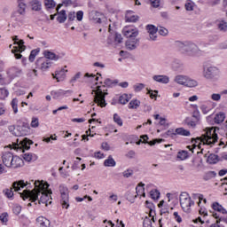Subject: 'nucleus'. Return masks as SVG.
Instances as JSON below:
<instances>
[{
  "label": "nucleus",
  "mask_w": 227,
  "mask_h": 227,
  "mask_svg": "<svg viewBox=\"0 0 227 227\" xmlns=\"http://www.w3.org/2000/svg\"><path fill=\"white\" fill-rule=\"evenodd\" d=\"M34 185L35 189L32 191L24 190L23 192L20 193L22 200H26L29 199L30 201L35 202L38 200V196L42 194L39 203H47L49 201V197L52 194V191L49 190V184L43 183V181H35Z\"/></svg>",
  "instance_id": "nucleus-1"
},
{
  "label": "nucleus",
  "mask_w": 227,
  "mask_h": 227,
  "mask_svg": "<svg viewBox=\"0 0 227 227\" xmlns=\"http://www.w3.org/2000/svg\"><path fill=\"white\" fill-rule=\"evenodd\" d=\"M219 140V137H217V133L215 132V128H207L206 129V134H203L201 137L197 138H192V143L199 144V148H201L200 145L201 143L203 145H208L209 146H212L217 143Z\"/></svg>",
  "instance_id": "nucleus-2"
},
{
  "label": "nucleus",
  "mask_w": 227,
  "mask_h": 227,
  "mask_svg": "<svg viewBox=\"0 0 227 227\" xmlns=\"http://www.w3.org/2000/svg\"><path fill=\"white\" fill-rule=\"evenodd\" d=\"M175 45L183 54H187L188 56L192 57L200 56L201 54V50H200L198 45L192 41H176Z\"/></svg>",
  "instance_id": "nucleus-3"
},
{
  "label": "nucleus",
  "mask_w": 227,
  "mask_h": 227,
  "mask_svg": "<svg viewBox=\"0 0 227 227\" xmlns=\"http://www.w3.org/2000/svg\"><path fill=\"white\" fill-rule=\"evenodd\" d=\"M202 75L207 81H219L221 71L217 67L204 63L202 66Z\"/></svg>",
  "instance_id": "nucleus-4"
},
{
  "label": "nucleus",
  "mask_w": 227,
  "mask_h": 227,
  "mask_svg": "<svg viewBox=\"0 0 227 227\" xmlns=\"http://www.w3.org/2000/svg\"><path fill=\"white\" fill-rule=\"evenodd\" d=\"M24 187L29 189V187H31V184L25 183L24 180L15 181L12 183V185L10 189H4L3 192L4 196L8 198V200H13V190L15 192H19V191H20V189H24Z\"/></svg>",
  "instance_id": "nucleus-5"
},
{
  "label": "nucleus",
  "mask_w": 227,
  "mask_h": 227,
  "mask_svg": "<svg viewBox=\"0 0 227 227\" xmlns=\"http://www.w3.org/2000/svg\"><path fill=\"white\" fill-rule=\"evenodd\" d=\"M174 82H176V84H180L181 86H185L186 88H196L199 84L198 81L184 74L176 75Z\"/></svg>",
  "instance_id": "nucleus-6"
},
{
  "label": "nucleus",
  "mask_w": 227,
  "mask_h": 227,
  "mask_svg": "<svg viewBox=\"0 0 227 227\" xmlns=\"http://www.w3.org/2000/svg\"><path fill=\"white\" fill-rule=\"evenodd\" d=\"M180 206L184 212H191V207L194 205V200L191 199L189 193L183 192L179 197Z\"/></svg>",
  "instance_id": "nucleus-7"
},
{
  "label": "nucleus",
  "mask_w": 227,
  "mask_h": 227,
  "mask_svg": "<svg viewBox=\"0 0 227 227\" xmlns=\"http://www.w3.org/2000/svg\"><path fill=\"white\" fill-rule=\"evenodd\" d=\"M93 91H95V104H97L99 107H106V106H107V103L106 102V96L108 95V93L102 90V87L100 86H98L97 90H92V93Z\"/></svg>",
  "instance_id": "nucleus-8"
},
{
  "label": "nucleus",
  "mask_w": 227,
  "mask_h": 227,
  "mask_svg": "<svg viewBox=\"0 0 227 227\" xmlns=\"http://www.w3.org/2000/svg\"><path fill=\"white\" fill-rule=\"evenodd\" d=\"M59 192L61 196L60 203L62 205V208L68 209L70 207V200L68 197V188L67 186L60 184L59 185Z\"/></svg>",
  "instance_id": "nucleus-9"
},
{
  "label": "nucleus",
  "mask_w": 227,
  "mask_h": 227,
  "mask_svg": "<svg viewBox=\"0 0 227 227\" xmlns=\"http://www.w3.org/2000/svg\"><path fill=\"white\" fill-rule=\"evenodd\" d=\"M36 68L39 70H42V72H47L49 68L52 66V62L51 60L47 59L46 58H39L36 62Z\"/></svg>",
  "instance_id": "nucleus-10"
},
{
  "label": "nucleus",
  "mask_w": 227,
  "mask_h": 227,
  "mask_svg": "<svg viewBox=\"0 0 227 227\" xmlns=\"http://www.w3.org/2000/svg\"><path fill=\"white\" fill-rule=\"evenodd\" d=\"M123 35L126 38L134 39L139 35V30L137 28H134L132 27H124L123 28Z\"/></svg>",
  "instance_id": "nucleus-11"
},
{
  "label": "nucleus",
  "mask_w": 227,
  "mask_h": 227,
  "mask_svg": "<svg viewBox=\"0 0 227 227\" xmlns=\"http://www.w3.org/2000/svg\"><path fill=\"white\" fill-rule=\"evenodd\" d=\"M67 72H68V70H67L65 68H61V69L55 71V74H51V75H52L53 79L57 80V82H61V81H65V79L67 77Z\"/></svg>",
  "instance_id": "nucleus-12"
},
{
  "label": "nucleus",
  "mask_w": 227,
  "mask_h": 227,
  "mask_svg": "<svg viewBox=\"0 0 227 227\" xmlns=\"http://www.w3.org/2000/svg\"><path fill=\"white\" fill-rule=\"evenodd\" d=\"M31 145H33V140L25 137L20 142L19 148L21 152L25 153L26 150H29V148H31Z\"/></svg>",
  "instance_id": "nucleus-13"
},
{
  "label": "nucleus",
  "mask_w": 227,
  "mask_h": 227,
  "mask_svg": "<svg viewBox=\"0 0 227 227\" xmlns=\"http://www.w3.org/2000/svg\"><path fill=\"white\" fill-rule=\"evenodd\" d=\"M90 20H93L96 24H102V13L97 11H91L89 14Z\"/></svg>",
  "instance_id": "nucleus-14"
},
{
  "label": "nucleus",
  "mask_w": 227,
  "mask_h": 227,
  "mask_svg": "<svg viewBox=\"0 0 227 227\" xmlns=\"http://www.w3.org/2000/svg\"><path fill=\"white\" fill-rule=\"evenodd\" d=\"M14 136L16 137H22V136H27L29 134V129L26 127L25 125L23 126H17L16 129H14Z\"/></svg>",
  "instance_id": "nucleus-15"
},
{
  "label": "nucleus",
  "mask_w": 227,
  "mask_h": 227,
  "mask_svg": "<svg viewBox=\"0 0 227 227\" xmlns=\"http://www.w3.org/2000/svg\"><path fill=\"white\" fill-rule=\"evenodd\" d=\"M159 28L155 27L154 25H147L146 30L149 33L150 39L153 40V42H155L157 40V31Z\"/></svg>",
  "instance_id": "nucleus-16"
},
{
  "label": "nucleus",
  "mask_w": 227,
  "mask_h": 227,
  "mask_svg": "<svg viewBox=\"0 0 227 227\" xmlns=\"http://www.w3.org/2000/svg\"><path fill=\"white\" fill-rule=\"evenodd\" d=\"M13 157V153L10 152L4 153L2 156L3 164H4L6 168H10Z\"/></svg>",
  "instance_id": "nucleus-17"
},
{
  "label": "nucleus",
  "mask_w": 227,
  "mask_h": 227,
  "mask_svg": "<svg viewBox=\"0 0 227 227\" xmlns=\"http://www.w3.org/2000/svg\"><path fill=\"white\" fill-rule=\"evenodd\" d=\"M153 81L160 82V84H168L169 76L164 74H155L153 76Z\"/></svg>",
  "instance_id": "nucleus-18"
},
{
  "label": "nucleus",
  "mask_w": 227,
  "mask_h": 227,
  "mask_svg": "<svg viewBox=\"0 0 227 227\" xmlns=\"http://www.w3.org/2000/svg\"><path fill=\"white\" fill-rule=\"evenodd\" d=\"M7 74L11 79H15V77H20V75H22V69L13 67L7 71Z\"/></svg>",
  "instance_id": "nucleus-19"
},
{
  "label": "nucleus",
  "mask_w": 227,
  "mask_h": 227,
  "mask_svg": "<svg viewBox=\"0 0 227 227\" xmlns=\"http://www.w3.org/2000/svg\"><path fill=\"white\" fill-rule=\"evenodd\" d=\"M139 45V40L137 38L129 39L126 41V48L128 51H134L135 49H137V46Z\"/></svg>",
  "instance_id": "nucleus-20"
},
{
  "label": "nucleus",
  "mask_w": 227,
  "mask_h": 227,
  "mask_svg": "<svg viewBox=\"0 0 227 227\" xmlns=\"http://www.w3.org/2000/svg\"><path fill=\"white\" fill-rule=\"evenodd\" d=\"M10 164L11 165H9V168L17 169V168H20V166H22V164H24V161L22 160V159H20V157L13 156Z\"/></svg>",
  "instance_id": "nucleus-21"
},
{
  "label": "nucleus",
  "mask_w": 227,
  "mask_h": 227,
  "mask_svg": "<svg viewBox=\"0 0 227 227\" xmlns=\"http://www.w3.org/2000/svg\"><path fill=\"white\" fill-rule=\"evenodd\" d=\"M29 6L32 12H41L42 11V0H31L29 2Z\"/></svg>",
  "instance_id": "nucleus-22"
},
{
  "label": "nucleus",
  "mask_w": 227,
  "mask_h": 227,
  "mask_svg": "<svg viewBox=\"0 0 227 227\" xmlns=\"http://www.w3.org/2000/svg\"><path fill=\"white\" fill-rule=\"evenodd\" d=\"M211 207L215 211V212H212V214L214 213L217 214V212L219 214H223V215L227 214L226 208H224L223 205L219 204V202H214Z\"/></svg>",
  "instance_id": "nucleus-23"
},
{
  "label": "nucleus",
  "mask_w": 227,
  "mask_h": 227,
  "mask_svg": "<svg viewBox=\"0 0 227 227\" xmlns=\"http://www.w3.org/2000/svg\"><path fill=\"white\" fill-rule=\"evenodd\" d=\"M125 19L126 22H137L139 17L137 15H134V12L127 11Z\"/></svg>",
  "instance_id": "nucleus-24"
},
{
  "label": "nucleus",
  "mask_w": 227,
  "mask_h": 227,
  "mask_svg": "<svg viewBox=\"0 0 227 227\" xmlns=\"http://www.w3.org/2000/svg\"><path fill=\"white\" fill-rule=\"evenodd\" d=\"M36 224L37 226H40V227H49V224H51V222L43 216H39L36 218Z\"/></svg>",
  "instance_id": "nucleus-25"
},
{
  "label": "nucleus",
  "mask_w": 227,
  "mask_h": 227,
  "mask_svg": "<svg viewBox=\"0 0 227 227\" xmlns=\"http://www.w3.org/2000/svg\"><path fill=\"white\" fill-rule=\"evenodd\" d=\"M58 17L57 20L59 24H65L67 21V11L61 10L60 12H58Z\"/></svg>",
  "instance_id": "nucleus-26"
},
{
  "label": "nucleus",
  "mask_w": 227,
  "mask_h": 227,
  "mask_svg": "<svg viewBox=\"0 0 227 227\" xmlns=\"http://www.w3.org/2000/svg\"><path fill=\"white\" fill-rule=\"evenodd\" d=\"M23 159L27 162H35V160H37L38 156H36V154H35V153H27L23 154Z\"/></svg>",
  "instance_id": "nucleus-27"
},
{
  "label": "nucleus",
  "mask_w": 227,
  "mask_h": 227,
  "mask_svg": "<svg viewBox=\"0 0 227 227\" xmlns=\"http://www.w3.org/2000/svg\"><path fill=\"white\" fill-rule=\"evenodd\" d=\"M43 58L49 59V61H51V59H52L53 61H58V59H59V56H58L54 52H51L49 51H44V57H43Z\"/></svg>",
  "instance_id": "nucleus-28"
},
{
  "label": "nucleus",
  "mask_w": 227,
  "mask_h": 227,
  "mask_svg": "<svg viewBox=\"0 0 227 227\" xmlns=\"http://www.w3.org/2000/svg\"><path fill=\"white\" fill-rule=\"evenodd\" d=\"M172 68L175 72H182L184 70V63L180 60H175L172 63Z\"/></svg>",
  "instance_id": "nucleus-29"
},
{
  "label": "nucleus",
  "mask_w": 227,
  "mask_h": 227,
  "mask_svg": "<svg viewBox=\"0 0 227 227\" xmlns=\"http://www.w3.org/2000/svg\"><path fill=\"white\" fill-rule=\"evenodd\" d=\"M104 166L106 168H114V166H116V161L112 155H109L108 158L105 160Z\"/></svg>",
  "instance_id": "nucleus-30"
},
{
  "label": "nucleus",
  "mask_w": 227,
  "mask_h": 227,
  "mask_svg": "<svg viewBox=\"0 0 227 227\" xmlns=\"http://www.w3.org/2000/svg\"><path fill=\"white\" fill-rule=\"evenodd\" d=\"M18 13L20 15H25L26 14V2L24 0H18Z\"/></svg>",
  "instance_id": "nucleus-31"
},
{
  "label": "nucleus",
  "mask_w": 227,
  "mask_h": 227,
  "mask_svg": "<svg viewBox=\"0 0 227 227\" xmlns=\"http://www.w3.org/2000/svg\"><path fill=\"white\" fill-rule=\"evenodd\" d=\"M226 118V114L223 112H220L219 114H216L215 116V123H216L217 125L223 123V121H224Z\"/></svg>",
  "instance_id": "nucleus-32"
},
{
  "label": "nucleus",
  "mask_w": 227,
  "mask_h": 227,
  "mask_svg": "<svg viewBox=\"0 0 227 227\" xmlns=\"http://www.w3.org/2000/svg\"><path fill=\"white\" fill-rule=\"evenodd\" d=\"M176 136H184L186 137H189V136H191V131L184 128H177L176 129Z\"/></svg>",
  "instance_id": "nucleus-33"
},
{
  "label": "nucleus",
  "mask_w": 227,
  "mask_h": 227,
  "mask_svg": "<svg viewBox=\"0 0 227 227\" xmlns=\"http://www.w3.org/2000/svg\"><path fill=\"white\" fill-rule=\"evenodd\" d=\"M136 196H139V194H142L143 198H145L146 196V193H145V184L140 183L137 184V186L136 187Z\"/></svg>",
  "instance_id": "nucleus-34"
},
{
  "label": "nucleus",
  "mask_w": 227,
  "mask_h": 227,
  "mask_svg": "<svg viewBox=\"0 0 227 227\" xmlns=\"http://www.w3.org/2000/svg\"><path fill=\"white\" fill-rule=\"evenodd\" d=\"M84 79H89V80H84L83 82H91L93 81H98V76H96L93 74L86 73L84 74Z\"/></svg>",
  "instance_id": "nucleus-35"
},
{
  "label": "nucleus",
  "mask_w": 227,
  "mask_h": 227,
  "mask_svg": "<svg viewBox=\"0 0 227 227\" xmlns=\"http://www.w3.org/2000/svg\"><path fill=\"white\" fill-rule=\"evenodd\" d=\"M207 160L208 164H217L219 161V156L217 154H209Z\"/></svg>",
  "instance_id": "nucleus-36"
},
{
  "label": "nucleus",
  "mask_w": 227,
  "mask_h": 227,
  "mask_svg": "<svg viewBox=\"0 0 227 227\" xmlns=\"http://www.w3.org/2000/svg\"><path fill=\"white\" fill-rule=\"evenodd\" d=\"M125 198L130 203H134L136 198H137V195H134V192L132 191H128L125 194Z\"/></svg>",
  "instance_id": "nucleus-37"
},
{
  "label": "nucleus",
  "mask_w": 227,
  "mask_h": 227,
  "mask_svg": "<svg viewBox=\"0 0 227 227\" xmlns=\"http://www.w3.org/2000/svg\"><path fill=\"white\" fill-rule=\"evenodd\" d=\"M130 100V98H129L128 94H122L119 97V104H121L122 106H125V104H128Z\"/></svg>",
  "instance_id": "nucleus-38"
},
{
  "label": "nucleus",
  "mask_w": 227,
  "mask_h": 227,
  "mask_svg": "<svg viewBox=\"0 0 227 227\" xmlns=\"http://www.w3.org/2000/svg\"><path fill=\"white\" fill-rule=\"evenodd\" d=\"M139 106H141V101L134 99L129 102V109H137Z\"/></svg>",
  "instance_id": "nucleus-39"
},
{
  "label": "nucleus",
  "mask_w": 227,
  "mask_h": 227,
  "mask_svg": "<svg viewBox=\"0 0 227 227\" xmlns=\"http://www.w3.org/2000/svg\"><path fill=\"white\" fill-rule=\"evenodd\" d=\"M11 106L14 114H17L19 113V100L17 98H13L11 102Z\"/></svg>",
  "instance_id": "nucleus-40"
},
{
  "label": "nucleus",
  "mask_w": 227,
  "mask_h": 227,
  "mask_svg": "<svg viewBox=\"0 0 227 227\" xmlns=\"http://www.w3.org/2000/svg\"><path fill=\"white\" fill-rule=\"evenodd\" d=\"M44 6L48 10H52L53 8H56V2L54 0H44Z\"/></svg>",
  "instance_id": "nucleus-41"
},
{
  "label": "nucleus",
  "mask_w": 227,
  "mask_h": 227,
  "mask_svg": "<svg viewBox=\"0 0 227 227\" xmlns=\"http://www.w3.org/2000/svg\"><path fill=\"white\" fill-rule=\"evenodd\" d=\"M39 52H40L39 48L31 51L30 55L28 57L30 63H33V61H35V58L38 56Z\"/></svg>",
  "instance_id": "nucleus-42"
},
{
  "label": "nucleus",
  "mask_w": 227,
  "mask_h": 227,
  "mask_svg": "<svg viewBox=\"0 0 227 227\" xmlns=\"http://www.w3.org/2000/svg\"><path fill=\"white\" fill-rule=\"evenodd\" d=\"M104 84L107 88H113L114 84H118V80H111L110 78H106L104 82Z\"/></svg>",
  "instance_id": "nucleus-43"
},
{
  "label": "nucleus",
  "mask_w": 227,
  "mask_h": 227,
  "mask_svg": "<svg viewBox=\"0 0 227 227\" xmlns=\"http://www.w3.org/2000/svg\"><path fill=\"white\" fill-rule=\"evenodd\" d=\"M189 157V152L187 151H180L177 153V159L181 160H185Z\"/></svg>",
  "instance_id": "nucleus-44"
},
{
  "label": "nucleus",
  "mask_w": 227,
  "mask_h": 227,
  "mask_svg": "<svg viewBox=\"0 0 227 227\" xmlns=\"http://www.w3.org/2000/svg\"><path fill=\"white\" fill-rule=\"evenodd\" d=\"M8 95H10V92L6 88H0V100H4Z\"/></svg>",
  "instance_id": "nucleus-45"
},
{
  "label": "nucleus",
  "mask_w": 227,
  "mask_h": 227,
  "mask_svg": "<svg viewBox=\"0 0 227 227\" xmlns=\"http://www.w3.org/2000/svg\"><path fill=\"white\" fill-rule=\"evenodd\" d=\"M150 196L152 200H159V198H160V192H159V190H152L150 192Z\"/></svg>",
  "instance_id": "nucleus-46"
},
{
  "label": "nucleus",
  "mask_w": 227,
  "mask_h": 227,
  "mask_svg": "<svg viewBox=\"0 0 227 227\" xmlns=\"http://www.w3.org/2000/svg\"><path fill=\"white\" fill-rule=\"evenodd\" d=\"M114 123H117V125H119V127H123V121L121 120V117H120V115H118V114H114Z\"/></svg>",
  "instance_id": "nucleus-47"
},
{
  "label": "nucleus",
  "mask_w": 227,
  "mask_h": 227,
  "mask_svg": "<svg viewBox=\"0 0 227 227\" xmlns=\"http://www.w3.org/2000/svg\"><path fill=\"white\" fill-rule=\"evenodd\" d=\"M22 50H19V48H14L13 50H12V53L14 54V57L16 58V59H22V54H20V52H22Z\"/></svg>",
  "instance_id": "nucleus-48"
},
{
  "label": "nucleus",
  "mask_w": 227,
  "mask_h": 227,
  "mask_svg": "<svg viewBox=\"0 0 227 227\" xmlns=\"http://www.w3.org/2000/svg\"><path fill=\"white\" fill-rule=\"evenodd\" d=\"M67 93H74L73 90H59L54 92L55 97H63V95H67Z\"/></svg>",
  "instance_id": "nucleus-49"
},
{
  "label": "nucleus",
  "mask_w": 227,
  "mask_h": 227,
  "mask_svg": "<svg viewBox=\"0 0 227 227\" xmlns=\"http://www.w3.org/2000/svg\"><path fill=\"white\" fill-rule=\"evenodd\" d=\"M165 137H172V139H175V137H176V129H168L165 133Z\"/></svg>",
  "instance_id": "nucleus-50"
},
{
  "label": "nucleus",
  "mask_w": 227,
  "mask_h": 227,
  "mask_svg": "<svg viewBox=\"0 0 227 227\" xmlns=\"http://www.w3.org/2000/svg\"><path fill=\"white\" fill-rule=\"evenodd\" d=\"M218 29L220 31H223V33H226L227 31V22L224 20H221L218 24Z\"/></svg>",
  "instance_id": "nucleus-51"
},
{
  "label": "nucleus",
  "mask_w": 227,
  "mask_h": 227,
  "mask_svg": "<svg viewBox=\"0 0 227 227\" xmlns=\"http://www.w3.org/2000/svg\"><path fill=\"white\" fill-rule=\"evenodd\" d=\"M184 123L185 125H187L188 127H192V129H194V127H196V121H192L191 118L186 117L184 120Z\"/></svg>",
  "instance_id": "nucleus-52"
},
{
  "label": "nucleus",
  "mask_w": 227,
  "mask_h": 227,
  "mask_svg": "<svg viewBox=\"0 0 227 227\" xmlns=\"http://www.w3.org/2000/svg\"><path fill=\"white\" fill-rule=\"evenodd\" d=\"M215 176H217V173H215V171H209L205 175L204 180H210L212 178H215Z\"/></svg>",
  "instance_id": "nucleus-53"
},
{
  "label": "nucleus",
  "mask_w": 227,
  "mask_h": 227,
  "mask_svg": "<svg viewBox=\"0 0 227 227\" xmlns=\"http://www.w3.org/2000/svg\"><path fill=\"white\" fill-rule=\"evenodd\" d=\"M14 45H18L15 48H18L20 51H26V45H24V40H20L17 43H14Z\"/></svg>",
  "instance_id": "nucleus-54"
},
{
  "label": "nucleus",
  "mask_w": 227,
  "mask_h": 227,
  "mask_svg": "<svg viewBox=\"0 0 227 227\" xmlns=\"http://www.w3.org/2000/svg\"><path fill=\"white\" fill-rule=\"evenodd\" d=\"M184 8H185L186 12H192L194 10V3L187 2L184 4Z\"/></svg>",
  "instance_id": "nucleus-55"
},
{
  "label": "nucleus",
  "mask_w": 227,
  "mask_h": 227,
  "mask_svg": "<svg viewBox=\"0 0 227 227\" xmlns=\"http://www.w3.org/2000/svg\"><path fill=\"white\" fill-rule=\"evenodd\" d=\"M12 212L15 214V215H19V214L22 212V207H20V205H14L12 207Z\"/></svg>",
  "instance_id": "nucleus-56"
},
{
  "label": "nucleus",
  "mask_w": 227,
  "mask_h": 227,
  "mask_svg": "<svg viewBox=\"0 0 227 227\" xmlns=\"http://www.w3.org/2000/svg\"><path fill=\"white\" fill-rule=\"evenodd\" d=\"M133 175H134V170L130 168H128L122 173V176H124V178H130V176H132Z\"/></svg>",
  "instance_id": "nucleus-57"
},
{
  "label": "nucleus",
  "mask_w": 227,
  "mask_h": 227,
  "mask_svg": "<svg viewBox=\"0 0 227 227\" xmlns=\"http://www.w3.org/2000/svg\"><path fill=\"white\" fill-rule=\"evenodd\" d=\"M158 33L159 35H160L161 36H167L168 31V28L164 27H160L158 28Z\"/></svg>",
  "instance_id": "nucleus-58"
},
{
  "label": "nucleus",
  "mask_w": 227,
  "mask_h": 227,
  "mask_svg": "<svg viewBox=\"0 0 227 227\" xmlns=\"http://www.w3.org/2000/svg\"><path fill=\"white\" fill-rule=\"evenodd\" d=\"M82 159L77 157L76 160H74L73 166L71 167L72 169L74 171L75 169H79V164L81 162Z\"/></svg>",
  "instance_id": "nucleus-59"
},
{
  "label": "nucleus",
  "mask_w": 227,
  "mask_h": 227,
  "mask_svg": "<svg viewBox=\"0 0 227 227\" xmlns=\"http://www.w3.org/2000/svg\"><path fill=\"white\" fill-rule=\"evenodd\" d=\"M36 70L35 69H29L27 75V77H29L30 79H33V77H36L38 74H36Z\"/></svg>",
  "instance_id": "nucleus-60"
},
{
  "label": "nucleus",
  "mask_w": 227,
  "mask_h": 227,
  "mask_svg": "<svg viewBox=\"0 0 227 227\" xmlns=\"http://www.w3.org/2000/svg\"><path fill=\"white\" fill-rule=\"evenodd\" d=\"M200 111L203 114H208V113H210V108L207 105H201Z\"/></svg>",
  "instance_id": "nucleus-61"
},
{
  "label": "nucleus",
  "mask_w": 227,
  "mask_h": 227,
  "mask_svg": "<svg viewBox=\"0 0 227 227\" xmlns=\"http://www.w3.org/2000/svg\"><path fill=\"white\" fill-rule=\"evenodd\" d=\"M134 90L137 93L141 91L142 90H145V83H137L134 85Z\"/></svg>",
  "instance_id": "nucleus-62"
},
{
  "label": "nucleus",
  "mask_w": 227,
  "mask_h": 227,
  "mask_svg": "<svg viewBox=\"0 0 227 227\" xmlns=\"http://www.w3.org/2000/svg\"><path fill=\"white\" fill-rule=\"evenodd\" d=\"M0 221L1 223H3L4 224L8 223V213H3L0 215Z\"/></svg>",
  "instance_id": "nucleus-63"
},
{
  "label": "nucleus",
  "mask_w": 227,
  "mask_h": 227,
  "mask_svg": "<svg viewBox=\"0 0 227 227\" xmlns=\"http://www.w3.org/2000/svg\"><path fill=\"white\" fill-rule=\"evenodd\" d=\"M211 100H214L215 102H219V100H221V94L213 93L211 95Z\"/></svg>",
  "instance_id": "nucleus-64"
}]
</instances>
